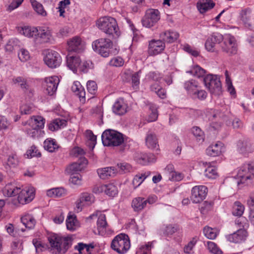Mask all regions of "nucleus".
<instances>
[{
	"label": "nucleus",
	"mask_w": 254,
	"mask_h": 254,
	"mask_svg": "<svg viewBox=\"0 0 254 254\" xmlns=\"http://www.w3.org/2000/svg\"><path fill=\"white\" fill-rule=\"evenodd\" d=\"M45 119L41 116H33L26 121L23 122V130L31 137L38 136L41 129L44 127Z\"/></svg>",
	"instance_id": "1"
},
{
	"label": "nucleus",
	"mask_w": 254,
	"mask_h": 254,
	"mask_svg": "<svg viewBox=\"0 0 254 254\" xmlns=\"http://www.w3.org/2000/svg\"><path fill=\"white\" fill-rule=\"evenodd\" d=\"M98 28L103 32L113 38H118L121 34L116 19L112 17L104 16L99 18L96 22Z\"/></svg>",
	"instance_id": "2"
},
{
	"label": "nucleus",
	"mask_w": 254,
	"mask_h": 254,
	"mask_svg": "<svg viewBox=\"0 0 254 254\" xmlns=\"http://www.w3.org/2000/svg\"><path fill=\"white\" fill-rule=\"evenodd\" d=\"M48 241L53 250L64 254L71 247L72 238L71 236L62 237L54 234L48 237Z\"/></svg>",
	"instance_id": "3"
},
{
	"label": "nucleus",
	"mask_w": 254,
	"mask_h": 254,
	"mask_svg": "<svg viewBox=\"0 0 254 254\" xmlns=\"http://www.w3.org/2000/svg\"><path fill=\"white\" fill-rule=\"evenodd\" d=\"M111 247L119 254H126L130 248L128 236L123 233L117 235L112 240Z\"/></svg>",
	"instance_id": "4"
},
{
	"label": "nucleus",
	"mask_w": 254,
	"mask_h": 254,
	"mask_svg": "<svg viewBox=\"0 0 254 254\" xmlns=\"http://www.w3.org/2000/svg\"><path fill=\"white\" fill-rule=\"evenodd\" d=\"M102 140L104 146H117L124 141L123 134L112 129H107L102 134Z\"/></svg>",
	"instance_id": "5"
},
{
	"label": "nucleus",
	"mask_w": 254,
	"mask_h": 254,
	"mask_svg": "<svg viewBox=\"0 0 254 254\" xmlns=\"http://www.w3.org/2000/svg\"><path fill=\"white\" fill-rule=\"evenodd\" d=\"M92 46L94 51L103 57H108L110 55L113 43L109 39L100 38L94 41Z\"/></svg>",
	"instance_id": "6"
},
{
	"label": "nucleus",
	"mask_w": 254,
	"mask_h": 254,
	"mask_svg": "<svg viewBox=\"0 0 254 254\" xmlns=\"http://www.w3.org/2000/svg\"><path fill=\"white\" fill-rule=\"evenodd\" d=\"M220 47L223 52L232 55H235L237 52V44L235 38L230 34L223 36Z\"/></svg>",
	"instance_id": "7"
},
{
	"label": "nucleus",
	"mask_w": 254,
	"mask_h": 254,
	"mask_svg": "<svg viewBox=\"0 0 254 254\" xmlns=\"http://www.w3.org/2000/svg\"><path fill=\"white\" fill-rule=\"evenodd\" d=\"M203 82L205 87L212 94L218 95L221 92V83L217 75H207L203 78Z\"/></svg>",
	"instance_id": "8"
},
{
	"label": "nucleus",
	"mask_w": 254,
	"mask_h": 254,
	"mask_svg": "<svg viewBox=\"0 0 254 254\" xmlns=\"http://www.w3.org/2000/svg\"><path fill=\"white\" fill-rule=\"evenodd\" d=\"M254 174V167L250 164H245L238 170L237 177L240 179L238 184L248 183Z\"/></svg>",
	"instance_id": "9"
},
{
	"label": "nucleus",
	"mask_w": 254,
	"mask_h": 254,
	"mask_svg": "<svg viewBox=\"0 0 254 254\" xmlns=\"http://www.w3.org/2000/svg\"><path fill=\"white\" fill-rule=\"evenodd\" d=\"M95 201V197L92 194L88 192L81 193L75 202L74 211L81 212L85 206H90Z\"/></svg>",
	"instance_id": "10"
},
{
	"label": "nucleus",
	"mask_w": 254,
	"mask_h": 254,
	"mask_svg": "<svg viewBox=\"0 0 254 254\" xmlns=\"http://www.w3.org/2000/svg\"><path fill=\"white\" fill-rule=\"evenodd\" d=\"M160 19L159 11L157 9H151L147 10L142 19L143 26L150 28Z\"/></svg>",
	"instance_id": "11"
},
{
	"label": "nucleus",
	"mask_w": 254,
	"mask_h": 254,
	"mask_svg": "<svg viewBox=\"0 0 254 254\" xmlns=\"http://www.w3.org/2000/svg\"><path fill=\"white\" fill-rule=\"evenodd\" d=\"M45 64L51 68L60 66L62 60L60 55L53 50H48L44 58Z\"/></svg>",
	"instance_id": "12"
},
{
	"label": "nucleus",
	"mask_w": 254,
	"mask_h": 254,
	"mask_svg": "<svg viewBox=\"0 0 254 254\" xmlns=\"http://www.w3.org/2000/svg\"><path fill=\"white\" fill-rule=\"evenodd\" d=\"M207 188L204 186H196L192 188L190 199L193 203H199L206 197Z\"/></svg>",
	"instance_id": "13"
},
{
	"label": "nucleus",
	"mask_w": 254,
	"mask_h": 254,
	"mask_svg": "<svg viewBox=\"0 0 254 254\" xmlns=\"http://www.w3.org/2000/svg\"><path fill=\"white\" fill-rule=\"evenodd\" d=\"M59 82L60 79L57 76L46 77L44 84L45 93L50 96L54 95L57 91Z\"/></svg>",
	"instance_id": "14"
},
{
	"label": "nucleus",
	"mask_w": 254,
	"mask_h": 254,
	"mask_svg": "<svg viewBox=\"0 0 254 254\" xmlns=\"http://www.w3.org/2000/svg\"><path fill=\"white\" fill-rule=\"evenodd\" d=\"M87 160L84 157H80L78 162L69 165L65 169L66 173L69 175L78 174L77 173L83 170L87 165Z\"/></svg>",
	"instance_id": "15"
},
{
	"label": "nucleus",
	"mask_w": 254,
	"mask_h": 254,
	"mask_svg": "<svg viewBox=\"0 0 254 254\" xmlns=\"http://www.w3.org/2000/svg\"><path fill=\"white\" fill-rule=\"evenodd\" d=\"M37 33L35 39L40 43H48L53 39L52 32L49 27L42 26L37 27Z\"/></svg>",
	"instance_id": "16"
},
{
	"label": "nucleus",
	"mask_w": 254,
	"mask_h": 254,
	"mask_svg": "<svg viewBox=\"0 0 254 254\" xmlns=\"http://www.w3.org/2000/svg\"><path fill=\"white\" fill-rule=\"evenodd\" d=\"M18 201L22 204L31 202L35 196V190L33 187L26 188L18 194Z\"/></svg>",
	"instance_id": "17"
},
{
	"label": "nucleus",
	"mask_w": 254,
	"mask_h": 254,
	"mask_svg": "<svg viewBox=\"0 0 254 254\" xmlns=\"http://www.w3.org/2000/svg\"><path fill=\"white\" fill-rule=\"evenodd\" d=\"M165 45L161 40H152L149 42L148 53L150 56H155L161 53L165 49Z\"/></svg>",
	"instance_id": "18"
},
{
	"label": "nucleus",
	"mask_w": 254,
	"mask_h": 254,
	"mask_svg": "<svg viewBox=\"0 0 254 254\" xmlns=\"http://www.w3.org/2000/svg\"><path fill=\"white\" fill-rule=\"evenodd\" d=\"M223 40V36L219 33H213L206 40L205 43L206 50L210 52H214L216 51L215 46L217 44L221 45V41Z\"/></svg>",
	"instance_id": "19"
},
{
	"label": "nucleus",
	"mask_w": 254,
	"mask_h": 254,
	"mask_svg": "<svg viewBox=\"0 0 254 254\" xmlns=\"http://www.w3.org/2000/svg\"><path fill=\"white\" fill-rule=\"evenodd\" d=\"M13 84L19 86L24 93L28 97H31L33 95V89L30 86L27 80L21 76L13 78Z\"/></svg>",
	"instance_id": "20"
},
{
	"label": "nucleus",
	"mask_w": 254,
	"mask_h": 254,
	"mask_svg": "<svg viewBox=\"0 0 254 254\" xmlns=\"http://www.w3.org/2000/svg\"><path fill=\"white\" fill-rule=\"evenodd\" d=\"M248 237V232L244 229H240L236 232L227 236V239L230 242L240 243L245 241Z\"/></svg>",
	"instance_id": "21"
},
{
	"label": "nucleus",
	"mask_w": 254,
	"mask_h": 254,
	"mask_svg": "<svg viewBox=\"0 0 254 254\" xmlns=\"http://www.w3.org/2000/svg\"><path fill=\"white\" fill-rule=\"evenodd\" d=\"M224 151V144L221 142H217L210 144L206 150V153L210 156H217Z\"/></svg>",
	"instance_id": "22"
},
{
	"label": "nucleus",
	"mask_w": 254,
	"mask_h": 254,
	"mask_svg": "<svg viewBox=\"0 0 254 254\" xmlns=\"http://www.w3.org/2000/svg\"><path fill=\"white\" fill-rule=\"evenodd\" d=\"M68 50L70 52H80L84 48V43L80 38L74 37L67 42Z\"/></svg>",
	"instance_id": "23"
},
{
	"label": "nucleus",
	"mask_w": 254,
	"mask_h": 254,
	"mask_svg": "<svg viewBox=\"0 0 254 254\" xmlns=\"http://www.w3.org/2000/svg\"><path fill=\"white\" fill-rule=\"evenodd\" d=\"M135 160L139 164L146 165L156 161L155 155L151 153H137L134 156Z\"/></svg>",
	"instance_id": "24"
},
{
	"label": "nucleus",
	"mask_w": 254,
	"mask_h": 254,
	"mask_svg": "<svg viewBox=\"0 0 254 254\" xmlns=\"http://www.w3.org/2000/svg\"><path fill=\"white\" fill-rule=\"evenodd\" d=\"M127 104L123 98L118 99L113 106V111L118 115H123L126 113L128 110Z\"/></svg>",
	"instance_id": "25"
},
{
	"label": "nucleus",
	"mask_w": 254,
	"mask_h": 254,
	"mask_svg": "<svg viewBox=\"0 0 254 254\" xmlns=\"http://www.w3.org/2000/svg\"><path fill=\"white\" fill-rule=\"evenodd\" d=\"M97 172L100 178L103 180L113 177L116 174V170L114 167L99 168L97 169Z\"/></svg>",
	"instance_id": "26"
},
{
	"label": "nucleus",
	"mask_w": 254,
	"mask_h": 254,
	"mask_svg": "<svg viewBox=\"0 0 254 254\" xmlns=\"http://www.w3.org/2000/svg\"><path fill=\"white\" fill-rule=\"evenodd\" d=\"M71 89L72 91L78 96L80 102L84 103L85 101V92L80 83L77 81H74Z\"/></svg>",
	"instance_id": "27"
},
{
	"label": "nucleus",
	"mask_w": 254,
	"mask_h": 254,
	"mask_svg": "<svg viewBox=\"0 0 254 254\" xmlns=\"http://www.w3.org/2000/svg\"><path fill=\"white\" fill-rule=\"evenodd\" d=\"M179 37V33L174 31H166L160 34V38L164 42L172 43Z\"/></svg>",
	"instance_id": "28"
},
{
	"label": "nucleus",
	"mask_w": 254,
	"mask_h": 254,
	"mask_svg": "<svg viewBox=\"0 0 254 254\" xmlns=\"http://www.w3.org/2000/svg\"><path fill=\"white\" fill-rule=\"evenodd\" d=\"M81 60L78 57L73 56H67L66 57V64L67 67L73 71L76 72L77 68L80 64Z\"/></svg>",
	"instance_id": "29"
},
{
	"label": "nucleus",
	"mask_w": 254,
	"mask_h": 254,
	"mask_svg": "<svg viewBox=\"0 0 254 254\" xmlns=\"http://www.w3.org/2000/svg\"><path fill=\"white\" fill-rule=\"evenodd\" d=\"M104 191L105 192L111 196H115L118 193L117 187L113 184H109L105 185H101L99 187L98 192Z\"/></svg>",
	"instance_id": "30"
},
{
	"label": "nucleus",
	"mask_w": 254,
	"mask_h": 254,
	"mask_svg": "<svg viewBox=\"0 0 254 254\" xmlns=\"http://www.w3.org/2000/svg\"><path fill=\"white\" fill-rule=\"evenodd\" d=\"M67 121L61 118L56 119L53 120L48 125L49 129L51 131L57 130L64 128L66 126Z\"/></svg>",
	"instance_id": "31"
},
{
	"label": "nucleus",
	"mask_w": 254,
	"mask_h": 254,
	"mask_svg": "<svg viewBox=\"0 0 254 254\" xmlns=\"http://www.w3.org/2000/svg\"><path fill=\"white\" fill-rule=\"evenodd\" d=\"M97 229L99 235L105 234L108 224L106 221V216L104 214H101L97 221Z\"/></svg>",
	"instance_id": "32"
},
{
	"label": "nucleus",
	"mask_w": 254,
	"mask_h": 254,
	"mask_svg": "<svg viewBox=\"0 0 254 254\" xmlns=\"http://www.w3.org/2000/svg\"><path fill=\"white\" fill-rule=\"evenodd\" d=\"M20 188L16 187L14 184H8L3 189V193L4 195L10 197L17 195L20 192Z\"/></svg>",
	"instance_id": "33"
},
{
	"label": "nucleus",
	"mask_w": 254,
	"mask_h": 254,
	"mask_svg": "<svg viewBox=\"0 0 254 254\" xmlns=\"http://www.w3.org/2000/svg\"><path fill=\"white\" fill-rule=\"evenodd\" d=\"M214 5L211 0H199L197 2V7L200 13H203L212 8Z\"/></svg>",
	"instance_id": "34"
},
{
	"label": "nucleus",
	"mask_w": 254,
	"mask_h": 254,
	"mask_svg": "<svg viewBox=\"0 0 254 254\" xmlns=\"http://www.w3.org/2000/svg\"><path fill=\"white\" fill-rule=\"evenodd\" d=\"M21 222L25 227L29 229L34 227L36 224V220L34 217L31 214H26L21 218Z\"/></svg>",
	"instance_id": "35"
},
{
	"label": "nucleus",
	"mask_w": 254,
	"mask_h": 254,
	"mask_svg": "<svg viewBox=\"0 0 254 254\" xmlns=\"http://www.w3.org/2000/svg\"><path fill=\"white\" fill-rule=\"evenodd\" d=\"M144 198L138 197L132 200L131 206L134 211H139L146 206Z\"/></svg>",
	"instance_id": "36"
},
{
	"label": "nucleus",
	"mask_w": 254,
	"mask_h": 254,
	"mask_svg": "<svg viewBox=\"0 0 254 254\" xmlns=\"http://www.w3.org/2000/svg\"><path fill=\"white\" fill-rule=\"evenodd\" d=\"M146 144L148 148L154 149L158 146L156 135L152 132H148L146 137Z\"/></svg>",
	"instance_id": "37"
},
{
	"label": "nucleus",
	"mask_w": 254,
	"mask_h": 254,
	"mask_svg": "<svg viewBox=\"0 0 254 254\" xmlns=\"http://www.w3.org/2000/svg\"><path fill=\"white\" fill-rule=\"evenodd\" d=\"M37 27L24 26L19 30V32L28 37H33L35 39L36 33H37Z\"/></svg>",
	"instance_id": "38"
},
{
	"label": "nucleus",
	"mask_w": 254,
	"mask_h": 254,
	"mask_svg": "<svg viewBox=\"0 0 254 254\" xmlns=\"http://www.w3.org/2000/svg\"><path fill=\"white\" fill-rule=\"evenodd\" d=\"M44 147L49 152H53L58 149L59 145L55 139L50 138L45 140Z\"/></svg>",
	"instance_id": "39"
},
{
	"label": "nucleus",
	"mask_w": 254,
	"mask_h": 254,
	"mask_svg": "<svg viewBox=\"0 0 254 254\" xmlns=\"http://www.w3.org/2000/svg\"><path fill=\"white\" fill-rule=\"evenodd\" d=\"M66 194L65 190L62 188L49 189L47 191V195L51 197H60Z\"/></svg>",
	"instance_id": "40"
},
{
	"label": "nucleus",
	"mask_w": 254,
	"mask_h": 254,
	"mask_svg": "<svg viewBox=\"0 0 254 254\" xmlns=\"http://www.w3.org/2000/svg\"><path fill=\"white\" fill-rule=\"evenodd\" d=\"M197 87V83L193 80L187 81L184 84V88L192 96L196 95Z\"/></svg>",
	"instance_id": "41"
},
{
	"label": "nucleus",
	"mask_w": 254,
	"mask_h": 254,
	"mask_svg": "<svg viewBox=\"0 0 254 254\" xmlns=\"http://www.w3.org/2000/svg\"><path fill=\"white\" fill-rule=\"evenodd\" d=\"M66 228L70 231H74L78 227V223L74 215H69L66 220Z\"/></svg>",
	"instance_id": "42"
},
{
	"label": "nucleus",
	"mask_w": 254,
	"mask_h": 254,
	"mask_svg": "<svg viewBox=\"0 0 254 254\" xmlns=\"http://www.w3.org/2000/svg\"><path fill=\"white\" fill-rule=\"evenodd\" d=\"M85 136L87 140V144L91 149H93L96 144V136L90 130H86Z\"/></svg>",
	"instance_id": "43"
},
{
	"label": "nucleus",
	"mask_w": 254,
	"mask_h": 254,
	"mask_svg": "<svg viewBox=\"0 0 254 254\" xmlns=\"http://www.w3.org/2000/svg\"><path fill=\"white\" fill-rule=\"evenodd\" d=\"M150 172H146L140 175H136L132 180V185L135 189L139 186L144 180L150 175Z\"/></svg>",
	"instance_id": "44"
},
{
	"label": "nucleus",
	"mask_w": 254,
	"mask_h": 254,
	"mask_svg": "<svg viewBox=\"0 0 254 254\" xmlns=\"http://www.w3.org/2000/svg\"><path fill=\"white\" fill-rule=\"evenodd\" d=\"M192 75L199 78L203 76L205 70L198 65H195L191 67L190 69L187 71Z\"/></svg>",
	"instance_id": "45"
},
{
	"label": "nucleus",
	"mask_w": 254,
	"mask_h": 254,
	"mask_svg": "<svg viewBox=\"0 0 254 254\" xmlns=\"http://www.w3.org/2000/svg\"><path fill=\"white\" fill-rule=\"evenodd\" d=\"M245 207L244 205L239 201L234 202L233 206L232 213L235 216H241L244 213Z\"/></svg>",
	"instance_id": "46"
},
{
	"label": "nucleus",
	"mask_w": 254,
	"mask_h": 254,
	"mask_svg": "<svg viewBox=\"0 0 254 254\" xmlns=\"http://www.w3.org/2000/svg\"><path fill=\"white\" fill-rule=\"evenodd\" d=\"M209 252L213 254H222V251L217 245L213 242L208 241L206 245Z\"/></svg>",
	"instance_id": "47"
},
{
	"label": "nucleus",
	"mask_w": 254,
	"mask_h": 254,
	"mask_svg": "<svg viewBox=\"0 0 254 254\" xmlns=\"http://www.w3.org/2000/svg\"><path fill=\"white\" fill-rule=\"evenodd\" d=\"M198 239L197 237H193L189 243L184 247V251L186 254H192L193 248L196 245Z\"/></svg>",
	"instance_id": "48"
},
{
	"label": "nucleus",
	"mask_w": 254,
	"mask_h": 254,
	"mask_svg": "<svg viewBox=\"0 0 254 254\" xmlns=\"http://www.w3.org/2000/svg\"><path fill=\"white\" fill-rule=\"evenodd\" d=\"M19 163V159L15 154L9 155L7 159V166L10 168L16 167Z\"/></svg>",
	"instance_id": "49"
},
{
	"label": "nucleus",
	"mask_w": 254,
	"mask_h": 254,
	"mask_svg": "<svg viewBox=\"0 0 254 254\" xmlns=\"http://www.w3.org/2000/svg\"><path fill=\"white\" fill-rule=\"evenodd\" d=\"M239 151L241 153H245L250 150V144L248 142L239 140L237 143Z\"/></svg>",
	"instance_id": "50"
},
{
	"label": "nucleus",
	"mask_w": 254,
	"mask_h": 254,
	"mask_svg": "<svg viewBox=\"0 0 254 254\" xmlns=\"http://www.w3.org/2000/svg\"><path fill=\"white\" fill-rule=\"evenodd\" d=\"M205 236L209 239H214L217 236L216 230L209 227H205L203 229Z\"/></svg>",
	"instance_id": "51"
},
{
	"label": "nucleus",
	"mask_w": 254,
	"mask_h": 254,
	"mask_svg": "<svg viewBox=\"0 0 254 254\" xmlns=\"http://www.w3.org/2000/svg\"><path fill=\"white\" fill-rule=\"evenodd\" d=\"M32 5L34 10L38 14L43 16L47 15V12L44 9L43 5L41 3H38L37 1H35L32 2Z\"/></svg>",
	"instance_id": "52"
},
{
	"label": "nucleus",
	"mask_w": 254,
	"mask_h": 254,
	"mask_svg": "<svg viewBox=\"0 0 254 254\" xmlns=\"http://www.w3.org/2000/svg\"><path fill=\"white\" fill-rule=\"evenodd\" d=\"M149 109L151 113L148 116V121L150 122L155 121L158 118V113L156 106L151 105L149 107Z\"/></svg>",
	"instance_id": "53"
},
{
	"label": "nucleus",
	"mask_w": 254,
	"mask_h": 254,
	"mask_svg": "<svg viewBox=\"0 0 254 254\" xmlns=\"http://www.w3.org/2000/svg\"><path fill=\"white\" fill-rule=\"evenodd\" d=\"M176 231L177 228L171 225L164 226L162 228V231L163 234L167 236L172 235Z\"/></svg>",
	"instance_id": "54"
},
{
	"label": "nucleus",
	"mask_w": 254,
	"mask_h": 254,
	"mask_svg": "<svg viewBox=\"0 0 254 254\" xmlns=\"http://www.w3.org/2000/svg\"><path fill=\"white\" fill-rule=\"evenodd\" d=\"M18 56L19 60L23 62L28 61L30 57L29 52L23 48L19 50Z\"/></svg>",
	"instance_id": "55"
},
{
	"label": "nucleus",
	"mask_w": 254,
	"mask_h": 254,
	"mask_svg": "<svg viewBox=\"0 0 254 254\" xmlns=\"http://www.w3.org/2000/svg\"><path fill=\"white\" fill-rule=\"evenodd\" d=\"M141 73V71H139L138 72H135L131 76V82L132 87L134 89H137L138 87V85L139 84L140 81V75Z\"/></svg>",
	"instance_id": "56"
},
{
	"label": "nucleus",
	"mask_w": 254,
	"mask_h": 254,
	"mask_svg": "<svg viewBox=\"0 0 254 254\" xmlns=\"http://www.w3.org/2000/svg\"><path fill=\"white\" fill-rule=\"evenodd\" d=\"M204 175L208 178L214 179L217 176V173L215 168L210 166L205 169Z\"/></svg>",
	"instance_id": "57"
},
{
	"label": "nucleus",
	"mask_w": 254,
	"mask_h": 254,
	"mask_svg": "<svg viewBox=\"0 0 254 254\" xmlns=\"http://www.w3.org/2000/svg\"><path fill=\"white\" fill-rule=\"evenodd\" d=\"M70 4L69 0H63L59 2L58 9L60 12V16L64 17V13L65 12L64 9Z\"/></svg>",
	"instance_id": "58"
},
{
	"label": "nucleus",
	"mask_w": 254,
	"mask_h": 254,
	"mask_svg": "<svg viewBox=\"0 0 254 254\" xmlns=\"http://www.w3.org/2000/svg\"><path fill=\"white\" fill-rule=\"evenodd\" d=\"M118 167L120 169V171H121L122 173L130 172L132 170L131 165L126 162L118 164Z\"/></svg>",
	"instance_id": "59"
},
{
	"label": "nucleus",
	"mask_w": 254,
	"mask_h": 254,
	"mask_svg": "<svg viewBox=\"0 0 254 254\" xmlns=\"http://www.w3.org/2000/svg\"><path fill=\"white\" fill-rule=\"evenodd\" d=\"M88 91L92 95H94L97 90V85L94 81H88L87 83Z\"/></svg>",
	"instance_id": "60"
},
{
	"label": "nucleus",
	"mask_w": 254,
	"mask_h": 254,
	"mask_svg": "<svg viewBox=\"0 0 254 254\" xmlns=\"http://www.w3.org/2000/svg\"><path fill=\"white\" fill-rule=\"evenodd\" d=\"M124 61L120 57L113 58L110 62V64L112 66L120 67L124 65Z\"/></svg>",
	"instance_id": "61"
},
{
	"label": "nucleus",
	"mask_w": 254,
	"mask_h": 254,
	"mask_svg": "<svg viewBox=\"0 0 254 254\" xmlns=\"http://www.w3.org/2000/svg\"><path fill=\"white\" fill-rule=\"evenodd\" d=\"M92 67V63L91 61L80 62V64L79 66L80 70L83 72H87L88 70Z\"/></svg>",
	"instance_id": "62"
},
{
	"label": "nucleus",
	"mask_w": 254,
	"mask_h": 254,
	"mask_svg": "<svg viewBox=\"0 0 254 254\" xmlns=\"http://www.w3.org/2000/svg\"><path fill=\"white\" fill-rule=\"evenodd\" d=\"M34 110L32 105L25 104L20 107V112L22 114H30Z\"/></svg>",
	"instance_id": "63"
},
{
	"label": "nucleus",
	"mask_w": 254,
	"mask_h": 254,
	"mask_svg": "<svg viewBox=\"0 0 254 254\" xmlns=\"http://www.w3.org/2000/svg\"><path fill=\"white\" fill-rule=\"evenodd\" d=\"M23 0H13L12 2L8 5L6 10L11 12L16 8L18 7L22 3Z\"/></svg>",
	"instance_id": "64"
}]
</instances>
